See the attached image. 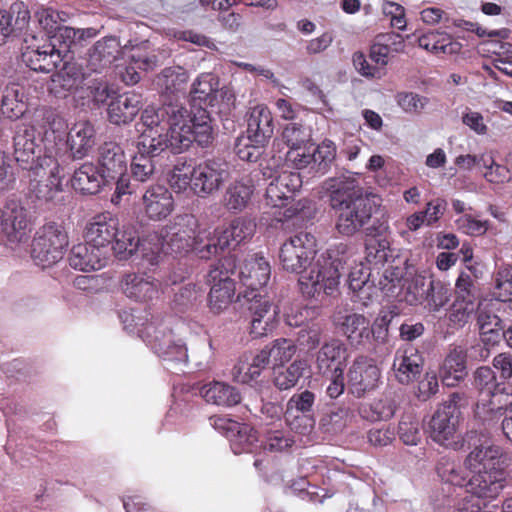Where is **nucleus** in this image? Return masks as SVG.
I'll return each instance as SVG.
<instances>
[{"label": "nucleus", "mask_w": 512, "mask_h": 512, "mask_svg": "<svg viewBox=\"0 0 512 512\" xmlns=\"http://www.w3.org/2000/svg\"><path fill=\"white\" fill-rule=\"evenodd\" d=\"M136 130L139 133L137 151L152 157L168 148L181 153L194 141L207 146L212 138L211 119L205 109H198L191 115L187 108L173 102L145 108Z\"/></svg>", "instance_id": "f257e3e1"}, {"label": "nucleus", "mask_w": 512, "mask_h": 512, "mask_svg": "<svg viewBox=\"0 0 512 512\" xmlns=\"http://www.w3.org/2000/svg\"><path fill=\"white\" fill-rule=\"evenodd\" d=\"M321 193L335 211V228L340 235L354 236L370 222L376 206L375 196L365 194L353 174L326 179L321 185Z\"/></svg>", "instance_id": "f03ea898"}, {"label": "nucleus", "mask_w": 512, "mask_h": 512, "mask_svg": "<svg viewBox=\"0 0 512 512\" xmlns=\"http://www.w3.org/2000/svg\"><path fill=\"white\" fill-rule=\"evenodd\" d=\"M238 279L247 288L243 299L247 302V309L251 314L250 334L259 338L271 332L279 316V308L267 296L256 291L265 286L270 279L271 267L269 262L257 254L245 258L236 271Z\"/></svg>", "instance_id": "7ed1b4c3"}, {"label": "nucleus", "mask_w": 512, "mask_h": 512, "mask_svg": "<svg viewBox=\"0 0 512 512\" xmlns=\"http://www.w3.org/2000/svg\"><path fill=\"white\" fill-rule=\"evenodd\" d=\"M205 228H201L192 215L177 216L159 232L150 233L141 240L142 257L154 265L158 263L161 254H180L193 249L200 256L196 237Z\"/></svg>", "instance_id": "20e7f679"}, {"label": "nucleus", "mask_w": 512, "mask_h": 512, "mask_svg": "<svg viewBox=\"0 0 512 512\" xmlns=\"http://www.w3.org/2000/svg\"><path fill=\"white\" fill-rule=\"evenodd\" d=\"M85 238L106 256L113 251L120 260L130 258L140 250L137 232L130 228L119 229V219L111 212L95 215L86 225Z\"/></svg>", "instance_id": "39448f33"}, {"label": "nucleus", "mask_w": 512, "mask_h": 512, "mask_svg": "<svg viewBox=\"0 0 512 512\" xmlns=\"http://www.w3.org/2000/svg\"><path fill=\"white\" fill-rule=\"evenodd\" d=\"M342 262L330 253L320 254L299 277V286L305 297L320 299L333 296L339 290Z\"/></svg>", "instance_id": "423d86ee"}, {"label": "nucleus", "mask_w": 512, "mask_h": 512, "mask_svg": "<svg viewBox=\"0 0 512 512\" xmlns=\"http://www.w3.org/2000/svg\"><path fill=\"white\" fill-rule=\"evenodd\" d=\"M255 229L256 224L245 217L232 220L229 226L223 230L212 231L210 227L205 228L196 237V247L200 252V258L209 259L226 247L239 245L251 238Z\"/></svg>", "instance_id": "0eeeda50"}, {"label": "nucleus", "mask_w": 512, "mask_h": 512, "mask_svg": "<svg viewBox=\"0 0 512 512\" xmlns=\"http://www.w3.org/2000/svg\"><path fill=\"white\" fill-rule=\"evenodd\" d=\"M67 246L68 235L65 228L61 224L50 222L36 232L32 257L43 268L49 267L63 258Z\"/></svg>", "instance_id": "6e6552de"}, {"label": "nucleus", "mask_w": 512, "mask_h": 512, "mask_svg": "<svg viewBox=\"0 0 512 512\" xmlns=\"http://www.w3.org/2000/svg\"><path fill=\"white\" fill-rule=\"evenodd\" d=\"M236 269V257L228 255L209 271L208 278L212 284L209 306L214 313H220L231 304L235 294V282L231 276L236 274Z\"/></svg>", "instance_id": "1a4fd4ad"}, {"label": "nucleus", "mask_w": 512, "mask_h": 512, "mask_svg": "<svg viewBox=\"0 0 512 512\" xmlns=\"http://www.w3.org/2000/svg\"><path fill=\"white\" fill-rule=\"evenodd\" d=\"M317 242L309 232H299L285 241L279 253L284 270L300 273L306 270L316 259Z\"/></svg>", "instance_id": "9d476101"}, {"label": "nucleus", "mask_w": 512, "mask_h": 512, "mask_svg": "<svg viewBox=\"0 0 512 512\" xmlns=\"http://www.w3.org/2000/svg\"><path fill=\"white\" fill-rule=\"evenodd\" d=\"M138 334L171 368L185 366L188 362L189 355L185 344L180 339L174 340L170 332L166 333L153 323H148L138 330Z\"/></svg>", "instance_id": "9b49d317"}, {"label": "nucleus", "mask_w": 512, "mask_h": 512, "mask_svg": "<svg viewBox=\"0 0 512 512\" xmlns=\"http://www.w3.org/2000/svg\"><path fill=\"white\" fill-rule=\"evenodd\" d=\"M29 195L39 201L48 202L61 191V177L57 160L45 155L40 159L36 168L28 171Z\"/></svg>", "instance_id": "f8f14e48"}, {"label": "nucleus", "mask_w": 512, "mask_h": 512, "mask_svg": "<svg viewBox=\"0 0 512 512\" xmlns=\"http://www.w3.org/2000/svg\"><path fill=\"white\" fill-rule=\"evenodd\" d=\"M230 176L226 163L208 159L192 167V192L200 198L218 193Z\"/></svg>", "instance_id": "ddd939ff"}, {"label": "nucleus", "mask_w": 512, "mask_h": 512, "mask_svg": "<svg viewBox=\"0 0 512 512\" xmlns=\"http://www.w3.org/2000/svg\"><path fill=\"white\" fill-rule=\"evenodd\" d=\"M512 406L511 393H496L493 397H478L473 407V421L483 430L497 427Z\"/></svg>", "instance_id": "4468645a"}, {"label": "nucleus", "mask_w": 512, "mask_h": 512, "mask_svg": "<svg viewBox=\"0 0 512 512\" xmlns=\"http://www.w3.org/2000/svg\"><path fill=\"white\" fill-rule=\"evenodd\" d=\"M380 376V369L372 359L359 356L349 367L348 389L355 397L361 398L378 387Z\"/></svg>", "instance_id": "2eb2a0df"}, {"label": "nucleus", "mask_w": 512, "mask_h": 512, "mask_svg": "<svg viewBox=\"0 0 512 512\" xmlns=\"http://www.w3.org/2000/svg\"><path fill=\"white\" fill-rule=\"evenodd\" d=\"M460 418V410L451 405H440L429 422L431 439L445 447L456 445L455 438Z\"/></svg>", "instance_id": "dca6fc26"}, {"label": "nucleus", "mask_w": 512, "mask_h": 512, "mask_svg": "<svg viewBox=\"0 0 512 512\" xmlns=\"http://www.w3.org/2000/svg\"><path fill=\"white\" fill-rule=\"evenodd\" d=\"M0 226L9 242L22 243L29 239L31 228L25 208L16 200H9L1 212Z\"/></svg>", "instance_id": "f3484780"}, {"label": "nucleus", "mask_w": 512, "mask_h": 512, "mask_svg": "<svg viewBox=\"0 0 512 512\" xmlns=\"http://www.w3.org/2000/svg\"><path fill=\"white\" fill-rule=\"evenodd\" d=\"M506 486L503 469H491L473 472L466 483L467 491L483 500L496 499Z\"/></svg>", "instance_id": "a211bd4d"}, {"label": "nucleus", "mask_w": 512, "mask_h": 512, "mask_svg": "<svg viewBox=\"0 0 512 512\" xmlns=\"http://www.w3.org/2000/svg\"><path fill=\"white\" fill-rule=\"evenodd\" d=\"M36 131L33 127L19 128L14 136V158L24 170L32 171L40 159L41 148L37 142Z\"/></svg>", "instance_id": "6ab92c4d"}, {"label": "nucleus", "mask_w": 512, "mask_h": 512, "mask_svg": "<svg viewBox=\"0 0 512 512\" xmlns=\"http://www.w3.org/2000/svg\"><path fill=\"white\" fill-rule=\"evenodd\" d=\"M424 359L412 345L400 347L394 356L393 371L401 384H410L418 379L423 370Z\"/></svg>", "instance_id": "aec40b11"}, {"label": "nucleus", "mask_w": 512, "mask_h": 512, "mask_svg": "<svg viewBox=\"0 0 512 512\" xmlns=\"http://www.w3.org/2000/svg\"><path fill=\"white\" fill-rule=\"evenodd\" d=\"M264 176L273 178L266 188V199L272 206H283L301 187L302 181L298 172L281 171L276 176L265 171Z\"/></svg>", "instance_id": "412c9836"}, {"label": "nucleus", "mask_w": 512, "mask_h": 512, "mask_svg": "<svg viewBox=\"0 0 512 512\" xmlns=\"http://www.w3.org/2000/svg\"><path fill=\"white\" fill-rule=\"evenodd\" d=\"M315 401V395L306 390L294 394L287 402L284 419L286 424L298 433H305L312 426L311 419L306 415L310 412Z\"/></svg>", "instance_id": "4be33fe9"}, {"label": "nucleus", "mask_w": 512, "mask_h": 512, "mask_svg": "<svg viewBox=\"0 0 512 512\" xmlns=\"http://www.w3.org/2000/svg\"><path fill=\"white\" fill-rule=\"evenodd\" d=\"M142 210L151 219L160 221L168 217L174 209L171 192L164 186H150L142 196Z\"/></svg>", "instance_id": "5701e85b"}, {"label": "nucleus", "mask_w": 512, "mask_h": 512, "mask_svg": "<svg viewBox=\"0 0 512 512\" xmlns=\"http://www.w3.org/2000/svg\"><path fill=\"white\" fill-rule=\"evenodd\" d=\"M255 185L250 175H243L231 181L223 194V205L231 212L244 211L251 204Z\"/></svg>", "instance_id": "b1692460"}, {"label": "nucleus", "mask_w": 512, "mask_h": 512, "mask_svg": "<svg viewBox=\"0 0 512 512\" xmlns=\"http://www.w3.org/2000/svg\"><path fill=\"white\" fill-rule=\"evenodd\" d=\"M334 323L340 327L342 333L352 346L366 347L370 343L369 319L358 313L343 315L338 312L334 316Z\"/></svg>", "instance_id": "393cba45"}, {"label": "nucleus", "mask_w": 512, "mask_h": 512, "mask_svg": "<svg viewBox=\"0 0 512 512\" xmlns=\"http://www.w3.org/2000/svg\"><path fill=\"white\" fill-rule=\"evenodd\" d=\"M99 170L106 181H113L115 177L127 171V159L122 147L115 142H105L98 148Z\"/></svg>", "instance_id": "a878e982"}, {"label": "nucleus", "mask_w": 512, "mask_h": 512, "mask_svg": "<svg viewBox=\"0 0 512 512\" xmlns=\"http://www.w3.org/2000/svg\"><path fill=\"white\" fill-rule=\"evenodd\" d=\"M121 52V44L116 37H104L90 50L87 67L93 72H101L110 67L120 57Z\"/></svg>", "instance_id": "bb28decb"}, {"label": "nucleus", "mask_w": 512, "mask_h": 512, "mask_svg": "<svg viewBox=\"0 0 512 512\" xmlns=\"http://www.w3.org/2000/svg\"><path fill=\"white\" fill-rule=\"evenodd\" d=\"M189 80V74L181 66L164 68L155 79V85L159 93L167 100L178 99L184 95Z\"/></svg>", "instance_id": "cd10ccee"}, {"label": "nucleus", "mask_w": 512, "mask_h": 512, "mask_svg": "<svg viewBox=\"0 0 512 512\" xmlns=\"http://www.w3.org/2000/svg\"><path fill=\"white\" fill-rule=\"evenodd\" d=\"M108 258V256L86 240V243H79L72 247L68 261L72 268L83 272H90L103 268Z\"/></svg>", "instance_id": "c85d7f7f"}, {"label": "nucleus", "mask_w": 512, "mask_h": 512, "mask_svg": "<svg viewBox=\"0 0 512 512\" xmlns=\"http://www.w3.org/2000/svg\"><path fill=\"white\" fill-rule=\"evenodd\" d=\"M427 285L428 281L425 276L415 275L406 279L401 290L397 293V285L393 281L388 284H384L382 289L387 297H395L400 302H406L409 305H422Z\"/></svg>", "instance_id": "c756f323"}, {"label": "nucleus", "mask_w": 512, "mask_h": 512, "mask_svg": "<svg viewBox=\"0 0 512 512\" xmlns=\"http://www.w3.org/2000/svg\"><path fill=\"white\" fill-rule=\"evenodd\" d=\"M503 449L499 445H481L475 447L465 458L464 466L471 473L491 470L503 469L501 467V458Z\"/></svg>", "instance_id": "7c9ffc66"}, {"label": "nucleus", "mask_w": 512, "mask_h": 512, "mask_svg": "<svg viewBox=\"0 0 512 512\" xmlns=\"http://www.w3.org/2000/svg\"><path fill=\"white\" fill-rule=\"evenodd\" d=\"M467 353L461 347L453 348L445 357L440 369L439 377L447 387L458 386L467 376Z\"/></svg>", "instance_id": "2f4dec72"}, {"label": "nucleus", "mask_w": 512, "mask_h": 512, "mask_svg": "<svg viewBox=\"0 0 512 512\" xmlns=\"http://www.w3.org/2000/svg\"><path fill=\"white\" fill-rule=\"evenodd\" d=\"M62 51L55 47L43 45L41 48L33 49L27 47L22 52V61L31 70L36 72L49 73L53 71L62 61Z\"/></svg>", "instance_id": "473e14b6"}, {"label": "nucleus", "mask_w": 512, "mask_h": 512, "mask_svg": "<svg viewBox=\"0 0 512 512\" xmlns=\"http://www.w3.org/2000/svg\"><path fill=\"white\" fill-rule=\"evenodd\" d=\"M247 122V137L252 142L266 145L273 134L272 115L269 109L263 105L253 107Z\"/></svg>", "instance_id": "72a5a7b5"}, {"label": "nucleus", "mask_w": 512, "mask_h": 512, "mask_svg": "<svg viewBox=\"0 0 512 512\" xmlns=\"http://www.w3.org/2000/svg\"><path fill=\"white\" fill-rule=\"evenodd\" d=\"M347 358V348L340 340L326 342L318 351L316 365L322 374L342 371Z\"/></svg>", "instance_id": "f704fd0d"}, {"label": "nucleus", "mask_w": 512, "mask_h": 512, "mask_svg": "<svg viewBox=\"0 0 512 512\" xmlns=\"http://www.w3.org/2000/svg\"><path fill=\"white\" fill-rule=\"evenodd\" d=\"M495 303L487 302L478 305L477 324L480 336L485 343H498L504 330L502 320L495 313Z\"/></svg>", "instance_id": "c9c22d12"}, {"label": "nucleus", "mask_w": 512, "mask_h": 512, "mask_svg": "<svg viewBox=\"0 0 512 512\" xmlns=\"http://www.w3.org/2000/svg\"><path fill=\"white\" fill-rule=\"evenodd\" d=\"M200 395L206 402L221 407H233L238 405L242 396L239 390L222 381H212L200 388Z\"/></svg>", "instance_id": "e433bc0d"}, {"label": "nucleus", "mask_w": 512, "mask_h": 512, "mask_svg": "<svg viewBox=\"0 0 512 512\" xmlns=\"http://www.w3.org/2000/svg\"><path fill=\"white\" fill-rule=\"evenodd\" d=\"M121 286L125 295L136 301H148L158 294V283L146 274H127Z\"/></svg>", "instance_id": "4c0bfd02"}, {"label": "nucleus", "mask_w": 512, "mask_h": 512, "mask_svg": "<svg viewBox=\"0 0 512 512\" xmlns=\"http://www.w3.org/2000/svg\"><path fill=\"white\" fill-rule=\"evenodd\" d=\"M67 143L74 158H83L95 144V130L87 121L73 125L68 133Z\"/></svg>", "instance_id": "58836bf2"}, {"label": "nucleus", "mask_w": 512, "mask_h": 512, "mask_svg": "<svg viewBox=\"0 0 512 512\" xmlns=\"http://www.w3.org/2000/svg\"><path fill=\"white\" fill-rule=\"evenodd\" d=\"M106 181L92 163H84L77 170H75L71 179L72 187L82 194H96L100 191L101 185Z\"/></svg>", "instance_id": "ea45409f"}, {"label": "nucleus", "mask_w": 512, "mask_h": 512, "mask_svg": "<svg viewBox=\"0 0 512 512\" xmlns=\"http://www.w3.org/2000/svg\"><path fill=\"white\" fill-rule=\"evenodd\" d=\"M29 94L20 84H12L6 88L2 99V113L11 119H18L27 110Z\"/></svg>", "instance_id": "a19ab883"}, {"label": "nucleus", "mask_w": 512, "mask_h": 512, "mask_svg": "<svg viewBox=\"0 0 512 512\" xmlns=\"http://www.w3.org/2000/svg\"><path fill=\"white\" fill-rule=\"evenodd\" d=\"M472 385L478 397H493L496 393H511L498 382L495 372L488 366L478 367L472 375Z\"/></svg>", "instance_id": "79ce46f5"}, {"label": "nucleus", "mask_w": 512, "mask_h": 512, "mask_svg": "<svg viewBox=\"0 0 512 512\" xmlns=\"http://www.w3.org/2000/svg\"><path fill=\"white\" fill-rule=\"evenodd\" d=\"M140 101L135 94L121 96L112 101L108 107L110 122L120 125L133 120L140 109Z\"/></svg>", "instance_id": "37998d69"}, {"label": "nucleus", "mask_w": 512, "mask_h": 512, "mask_svg": "<svg viewBox=\"0 0 512 512\" xmlns=\"http://www.w3.org/2000/svg\"><path fill=\"white\" fill-rule=\"evenodd\" d=\"M418 45L435 54H457L462 48L461 43L452 40L448 34L439 32H430L420 36Z\"/></svg>", "instance_id": "c03bdc74"}, {"label": "nucleus", "mask_w": 512, "mask_h": 512, "mask_svg": "<svg viewBox=\"0 0 512 512\" xmlns=\"http://www.w3.org/2000/svg\"><path fill=\"white\" fill-rule=\"evenodd\" d=\"M450 298L451 290L447 284L441 280L430 279L422 305L428 312L437 313L448 304Z\"/></svg>", "instance_id": "a18cd8bd"}, {"label": "nucleus", "mask_w": 512, "mask_h": 512, "mask_svg": "<svg viewBox=\"0 0 512 512\" xmlns=\"http://www.w3.org/2000/svg\"><path fill=\"white\" fill-rule=\"evenodd\" d=\"M218 79L210 74H201L192 84L191 95L193 100L214 107L217 101Z\"/></svg>", "instance_id": "49530a36"}, {"label": "nucleus", "mask_w": 512, "mask_h": 512, "mask_svg": "<svg viewBox=\"0 0 512 512\" xmlns=\"http://www.w3.org/2000/svg\"><path fill=\"white\" fill-rule=\"evenodd\" d=\"M307 368V363L304 360H296L288 367L282 366L274 368L273 382L274 385L280 390H288L293 388L303 376Z\"/></svg>", "instance_id": "de8ad7c7"}, {"label": "nucleus", "mask_w": 512, "mask_h": 512, "mask_svg": "<svg viewBox=\"0 0 512 512\" xmlns=\"http://www.w3.org/2000/svg\"><path fill=\"white\" fill-rule=\"evenodd\" d=\"M310 127L302 122H290L282 127L280 140L288 149L304 148L311 141Z\"/></svg>", "instance_id": "09e8293b"}, {"label": "nucleus", "mask_w": 512, "mask_h": 512, "mask_svg": "<svg viewBox=\"0 0 512 512\" xmlns=\"http://www.w3.org/2000/svg\"><path fill=\"white\" fill-rule=\"evenodd\" d=\"M476 307V303L472 300L456 298L447 314L449 327L453 329L464 327L476 310Z\"/></svg>", "instance_id": "8fccbe9b"}, {"label": "nucleus", "mask_w": 512, "mask_h": 512, "mask_svg": "<svg viewBox=\"0 0 512 512\" xmlns=\"http://www.w3.org/2000/svg\"><path fill=\"white\" fill-rule=\"evenodd\" d=\"M234 454L252 452L258 442L256 431L248 424H239V427L228 438Z\"/></svg>", "instance_id": "3c124183"}, {"label": "nucleus", "mask_w": 512, "mask_h": 512, "mask_svg": "<svg viewBox=\"0 0 512 512\" xmlns=\"http://www.w3.org/2000/svg\"><path fill=\"white\" fill-rule=\"evenodd\" d=\"M131 60L135 66L127 68L126 74L123 76L124 81H126L128 84H136L141 79L138 72L133 71V73H131L130 70H133L134 68H138L144 71L152 70L158 65L159 62L155 53H147L140 50L135 51L131 55Z\"/></svg>", "instance_id": "603ef678"}, {"label": "nucleus", "mask_w": 512, "mask_h": 512, "mask_svg": "<svg viewBox=\"0 0 512 512\" xmlns=\"http://www.w3.org/2000/svg\"><path fill=\"white\" fill-rule=\"evenodd\" d=\"M265 348L274 368L290 361L296 353V346L293 341L285 338L276 339Z\"/></svg>", "instance_id": "864d4df0"}, {"label": "nucleus", "mask_w": 512, "mask_h": 512, "mask_svg": "<svg viewBox=\"0 0 512 512\" xmlns=\"http://www.w3.org/2000/svg\"><path fill=\"white\" fill-rule=\"evenodd\" d=\"M370 413L366 409L362 410L363 417L371 421L389 420L396 412L397 405L393 398L384 396L375 400L370 405Z\"/></svg>", "instance_id": "5fc2aeb1"}, {"label": "nucleus", "mask_w": 512, "mask_h": 512, "mask_svg": "<svg viewBox=\"0 0 512 512\" xmlns=\"http://www.w3.org/2000/svg\"><path fill=\"white\" fill-rule=\"evenodd\" d=\"M398 435L404 444L417 445L421 440L420 422L411 415L403 416L398 425Z\"/></svg>", "instance_id": "6e6d98bb"}, {"label": "nucleus", "mask_w": 512, "mask_h": 512, "mask_svg": "<svg viewBox=\"0 0 512 512\" xmlns=\"http://www.w3.org/2000/svg\"><path fill=\"white\" fill-rule=\"evenodd\" d=\"M437 474L446 483L463 487L466 482L461 467L449 459H441L437 464Z\"/></svg>", "instance_id": "4d7b16f0"}, {"label": "nucleus", "mask_w": 512, "mask_h": 512, "mask_svg": "<svg viewBox=\"0 0 512 512\" xmlns=\"http://www.w3.org/2000/svg\"><path fill=\"white\" fill-rule=\"evenodd\" d=\"M153 158L137 151L131 162V172L135 180L145 182L153 176L155 172Z\"/></svg>", "instance_id": "13d9d810"}, {"label": "nucleus", "mask_w": 512, "mask_h": 512, "mask_svg": "<svg viewBox=\"0 0 512 512\" xmlns=\"http://www.w3.org/2000/svg\"><path fill=\"white\" fill-rule=\"evenodd\" d=\"M313 162L318 165V169L325 173L336 158V146L329 139L323 140L313 151Z\"/></svg>", "instance_id": "bf43d9fd"}, {"label": "nucleus", "mask_w": 512, "mask_h": 512, "mask_svg": "<svg viewBox=\"0 0 512 512\" xmlns=\"http://www.w3.org/2000/svg\"><path fill=\"white\" fill-rule=\"evenodd\" d=\"M467 271H463L456 281V298H464L475 302V284L474 278H477V267L467 266Z\"/></svg>", "instance_id": "052dcab7"}, {"label": "nucleus", "mask_w": 512, "mask_h": 512, "mask_svg": "<svg viewBox=\"0 0 512 512\" xmlns=\"http://www.w3.org/2000/svg\"><path fill=\"white\" fill-rule=\"evenodd\" d=\"M77 31L69 26H61L58 31L51 36L50 45L56 50L62 51V58L69 52L72 45L79 44Z\"/></svg>", "instance_id": "680f3d73"}, {"label": "nucleus", "mask_w": 512, "mask_h": 512, "mask_svg": "<svg viewBox=\"0 0 512 512\" xmlns=\"http://www.w3.org/2000/svg\"><path fill=\"white\" fill-rule=\"evenodd\" d=\"M265 145L252 142L249 137H241L237 140L235 151L238 157L247 162H256L263 152Z\"/></svg>", "instance_id": "e2e57ef3"}, {"label": "nucleus", "mask_w": 512, "mask_h": 512, "mask_svg": "<svg viewBox=\"0 0 512 512\" xmlns=\"http://www.w3.org/2000/svg\"><path fill=\"white\" fill-rule=\"evenodd\" d=\"M352 419V412L347 407H338L322 419L323 425H328V431L334 433L343 430Z\"/></svg>", "instance_id": "0e129e2a"}, {"label": "nucleus", "mask_w": 512, "mask_h": 512, "mask_svg": "<svg viewBox=\"0 0 512 512\" xmlns=\"http://www.w3.org/2000/svg\"><path fill=\"white\" fill-rule=\"evenodd\" d=\"M171 188L181 193L190 189L192 191V168L182 166H175L169 179Z\"/></svg>", "instance_id": "69168bd1"}, {"label": "nucleus", "mask_w": 512, "mask_h": 512, "mask_svg": "<svg viewBox=\"0 0 512 512\" xmlns=\"http://www.w3.org/2000/svg\"><path fill=\"white\" fill-rule=\"evenodd\" d=\"M456 225L463 233L471 236L483 235L488 229V221L475 219L465 214L456 220Z\"/></svg>", "instance_id": "338daca9"}, {"label": "nucleus", "mask_w": 512, "mask_h": 512, "mask_svg": "<svg viewBox=\"0 0 512 512\" xmlns=\"http://www.w3.org/2000/svg\"><path fill=\"white\" fill-rule=\"evenodd\" d=\"M398 105L408 113H420L428 103V99L415 93H400L397 96Z\"/></svg>", "instance_id": "774afa93"}]
</instances>
